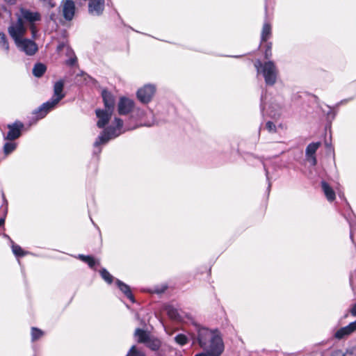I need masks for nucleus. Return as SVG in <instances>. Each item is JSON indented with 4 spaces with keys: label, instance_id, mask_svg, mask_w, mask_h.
<instances>
[{
    "label": "nucleus",
    "instance_id": "nucleus-36",
    "mask_svg": "<svg viewBox=\"0 0 356 356\" xmlns=\"http://www.w3.org/2000/svg\"><path fill=\"white\" fill-rule=\"evenodd\" d=\"M265 129L270 133V134H274L277 133V128L274 122L271 121L266 122L265 124Z\"/></svg>",
    "mask_w": 356,
    "mask_h": 356
},
{
    "label": "nucleus",
    "instance_id": "nucleus-48",
    "mask_svg": "<svg viewBox=\"0 0 356 356\" xmlns=\"http://www.w3.org/2000/svg\"><path fill=\"white\" fill-rule=\"evenodd\" d=\"M63 47H64V44L63 43L59 44L58 47H57V49H58V50H60V49H62L63 48Z\"/></svg>",
    "mask_w": 356,
    "mask_h": 356
},
{
    "label": "nucleus",
    "instance_id": "nucleus-40",
    "mask_svg": "<svg viewBox=\"0 0 356 356\" xmlns=\"http://www.w3.org/2000/svg\"><path fill=\"white\" fill-rule=\"evenodd\" d=\"M264 168L265 172H266V180H267V181H268L267 192H268V193L269 194L270 191V188H271V182H270V178H269V175H268V170L266 168V165H264Z\"/></svg>",
    "mask_w": 356,
    "mask_h": 356
},
{
    "label": "nucleus",
    "instance_id": "nucleus-35",
    "mask_svg": "<svg viewBox=\"0 0 356 356\" xmlns=\"http://www.w3.org/2000/svg\"><path fill=\"white\" fill-rule=\"evenodd\" d=\"M335 356H356V348H351L343 353L341 350H335Z\"/></svg>",
    "mask_w": 356,
    "mask_h": 356
},
{
    "label": "nucleus",
    "instance_id": "nucleus-21",
    "mask_svg": "<svg viewBox=\"0 0 356 356\" xmlns=\"http://www.w3.org/2000/svg\"><path fill=\"white\" fill-rule=\"evenodd\" d=\"M26 29H22L13 24L8 27V33L15 43L22 39V36L26 33Z\"/></svg>",
    "mask_w": 356,
    "mask_h": 356
},
{
    "label": "nucleus",
    "instance_id": "nucleus-42",
    "mask_svg": "<svg viewBox=\"0 0 356 356\" xmlns=\"http://www.w3.org/2000/svg\"><path fill=\"white\" fill-rule=\"evenodd\" d=\"M29 29H30V30H31V33H32V35H33V37L34 38V37H35V33H37V31H37V27H36V26H35V24H30V25H29Z\"/></svg>",
    "mask_w": 356,
    "mask_h": 356
},
{
    "label": "nucleus",
    "instance_id": "nucleus-57",
    "mask_svg": "<svg viewBox=\"0 0 356 356\" xmlns=\"http://www.w3.org/2000/svg\"><path fill=\"white\" fill-rule=\"evenodd\" d=\"M330 356H334V353H331V354H330Z\"/></svg>",
    "mask_w": 356,
    "mask_h": 356
},
{
    "label": "nucleus",
    "instance_id": "nucleus-24",
    "mask_svg": "<svg viewBox=\"0 0 356 356\" xmlns=\"http://www.w3.org/2000/svg\"><path fill=\"white\" fill-rule=\"evenodd\" d=\"M47 70V67L42 63H37L33 68V74L37 78L42 77Z\"/></svg>",
    "mask_w": 356,
    "mask_h": 356
},
{
    "label": "nucleus",
    "instance_id": "nucleus-14",
    "mask_svg": "<svg viewBox=\"0 0 356 356\" xmlns=\"http://www.w3.org/2000/svg\"><path fill=\"white\" fill-rule=\"evenodd\" d=\"M61 7L64 19L69 22L72 20L76 11L74 1L73 0H63Z\"/></svg>",
    "mask_w": 356,
    "mask_h": 356
},
{
    "label": "nucleus",
    "instance_id": "nucleus-33",
    "mask_svg": "<svg viewBox=\"0 0 356 356\" xmlns=\"http://www.w3.org/2000/svg\"><path fill=\"white\" fill-rule=\"evenodd\" d=\"M126 356H146V355L143 352L139 350L135 345H133L130 348Z\"/></svg>",
    "mask_w": 356,
    "mask_h": 356
},
{
    "label": "nucleus",
    "instance_id": "nucleus-43",
    "mask_svg": "<svg viewBox=\"0 0 356 356\" xmlns=\"http://www.w3.org/2000/svg\"><path fill=\"white\" fill-rule=\"evenodd\" d=\"M6 213H7V207H6L3 211V216L0 218V227L4 225Z\"/></svg>",
    "mask_w": 356,
    "mask_h": 356
},
{
    "label": "nucleus",
    "instance_id": "nucleus-20",
    "mask_svg": "<svg viewBox=\"0 0 356 356\" xmlns=\"http://www.w3.org/2000/svg\"><path fill=\"white\" fill-rule=\"evenodd\" d=\"M165 311L168 316V317L175 321L182 322L184 318V315L183 312H179V311L174 307L172 305H167L165 307Z\"/></svg>",
    "mask_w": 356,
    "mask_h": 356
},
{
    "label": "nucleus",
    "instance_id": "nucleus-41",
    "mask_svg": "<svg viewBox=\"0 0 356 356\" xmlns=\"http://www.w3.org/2000/svg\"><path fill=\"white\" fill-rule=\"evenodd\" d=\"M81 75H83V76H86V77L84 78L85 81H86L87 82H90L91 81V83H94L95 82V80L91 77L90 75L87 74L86 73L83 72H81Z\"/></svg>",
    "mask_w": 356,
    "mask_h": 356
},
{
    "label": "nucleus",
    "instance_id": "nucleus-9",
    "mask_svg": "<svg viewBox=\"0 0 356 356\" xmlns=\"http://www.w3.org/2000/svg\"><path fill=\"white\" fill-rule=\"evenodd\" d=\"M135 108L134 100L122 96L120 97L117 104V111L120 115H130Z\"/></svg>",
    "mask_w": 356,
    "mask_h": 356
},
{
    "label": "nucleus",
    "instance_id": "nucleus-31",
    "mask_svg": "<svg viewBox=\"0 0 356 356\" xmlns=\"http://www.w3.org/2000/svg\"><path fill=\"white\" fill-rule=\"evenodd\" d=\"M168 285L166 284H163L161 285H156L152 287L149 291L152 293H156L158 295L163 294L168 289Z\"/></svg>",
    "mask_w": 356,
    "mask_h": 356
},
{
    "label": "nucleus",
    "instance_id": "nucleus-26",
    "mask_svg": "<svg viewBox=\"0 0 356 356\" xmlns=\"http://www.w3.org/2000/svg\"><path fill=\"white\" fill-rule=\"evenodd\" d=\"M17 144L13 141L6 142L3 147V152L6 156L13 153L17 148Z\"/></svg>",
    "mask_w": 356,
    "mask_h": 356
},
{
    "label": "nucleus",
    "instance_id": "nucleus-44",
    "mask_svg": "<svg viewBox=\"0 0 356 356\" xmlns=\"http://www.w3.org/2000/svg\"><path fill=\"white\" fill-rule=\"evenodd\" d=\"M352 316H356V303L353 304L350 309Z\"/></svg>",
    "mask_w": 356,
    "mask_h": 356
},
{
    "label": "nucleus",
    "instance_id": "nucleus-23",
    "mask_svg": "<svg viewBox=\"0 0 356 356\" xmlns=\"http://www.w3.org/2000/svg\"><path fill=\"white\" fill-rule=\"evenodd\" d=\"M321 188L327 200L332 202L334 201V190L325 181H321Z\"/></svg>",
    "mask_w": 356,
    "mask_h": 356
},
{
    "label": "nucleus",
    "instance_id": "nucleus-3",
    "mask_svg": "<svg viewBox=\"0 0 356 356\" xmlns=\"http://www.w3.org/2000/svg\"><path fill=\"white\" fill-rule=\"evenodd\" d=\"M257 73L261 74L265 83L268 86H273L277 81L278 70L275 63L272 60L261 62L257 60L254 64Z\"/></svg>",
    "mask_w": 356,
    "mask_h": 356
},
{
    "label": "nucleus",
    "instance_id": "nucleus-39",
    "mask_svg": "<svg viewBox=\"0 0 356 356\" xmlns=\"http://www.w3.org/2000/svg\"><path fill=\"white\" fill-rule=\"evenodd\" d=\"M24 23H26V22L24 21L23 17H22V15H20V17H19L17 20V23L15 24L14 25H15L22 29H26V28L24 26Z\"/></svg>",
    "mask_w": 356,
    "mask_h": 356
},
{
    "label": "nucleus",
    "instance_id": "nucleus-38",
    "mask_svg": "<svg viewBox=\"0 0 356 356\" xmlns=\"http://www.w3.org/2000/svg\"><path fill=\"white\" fill-rule=\"evenodd\" d=\"M77 63V58L75 55H74L73 57H71L70 58L66 60L65 64L68 66H74Z\"/></svg>",
    "mask_w": 356,
    "mask_h": 356
},
{
    "label": "nucleus",
    "instance_id": "nucleus-19",
    "mask_svg": "<svg viewBox=\"0 0 356 356\" xmlns=\"http://www.w3.org/2000/svg\"><path fill=\"white\" fill-rule=\"evenodd\" d=\"M115 284L120 291L132 302H136V299L132 293L130 286L120 280L119 279L115 280Z\"/></svg>",
    "mask_w": 356,
    "mask_h": 356
},
{
    "label": "nucleus",
    "instance_id": "nucleus-10",
    "mask_svg": "<svg viewBox=\"0 0 356 356\" xmlns=\"http://www.w3.org/2000/svg\"><path fill=\"white\" fill-rule=\"evenodd\" d=\"M156 92V87L153 84H146L137 91V97L143 104L149 103Z\"/></svg>",
    "mask_w": 356,
    "mask_h": 356
},
{
    "label": "nucleus",
    "instance_id": "nucleus-47",
    "mask_svg": "<svg viewBox=\"0 0 356 356\" xmlns=\"http://www.w3.org/2000/svg\"><path fill=\"white\" fill-rule=\"evenodd\" d=\"M347 101H348V99H344V100L341 101V102H340L339 103H338L337 104H335V107H336L337 106H339V105H340V104H343L346 103Z\"/></svg>",
    "mask_w": 356,
    "mask_h": 356
},
{
    "label": "nucleus",
    "instance_id": "nucleus-5",
    "mask_svg": "<svg viewBox=\"0 0 356 356\" xmlns=\"http://www.w3.org/2000/svg\"><path fill=\"white\" fill-rule=\"evenodd\" d=\"M266 97L262 93L261 96V104L260 109L263 116L265 115L269 116L271 118H277L280 116L284 103L281 97H275L273 100L270 102L268 107L266 108L265 99Z\"/></svg>",
    "mask_w": 356,
    "mask_h": 356
},
{
    "label": "nucleus",
    "instance_id": "nucleus-4",
    "mask_svg": "<svg viewBox=\"0 0 356 356\" xmlns=\"http://www.w3.org/2000/svg\"><path fill=\"white\" fill-rule=\"evenodd\" d=\"M136 341L138 343L144 344L150 350L156 353V356H164L161 351L162 341L159 338L151 335L146 330L137 328L134 332Z\"/></svg>",
    "mask_w": 356,
    "mask_h": 356
},
{
    "label": "nucleus",
    "instance_id": "nucleus-28",
    "mask_svg": "<svg viewBox=\"0 0 356 356\" xmlns=\"http://www.w3.org/2000/svg\"><path fill=\"white\" fill-rule=\"evenodd\" d=\"M339 184L335 183V195L337 193L339 197L340 200L343 202L344 204V209L346 210V212L350 211V207L347 202L346 198L344 197L343 193L341 191V189L338 187Z\"/></svg>",
    "mask_w": 356,
    "mask_h": 356
},
{
    "label": "nucleus",
    "instance_id": "nucleus-55",
    "mask_svg": "<svg viewBox=\"0 0 356 356\" xmlns=\"http://www.w3.org/2000/svg\"><path fill=\"white\" fill-rule=\"evenodd\" d=\"M92 224H94V226H95V227H97V225H96V224H95V222H93V221H92Z\"/></svg>",
    "mask_w": 356,
    "mask_h": 356
},
{
    "label": "nucleus",
    "instance_id": "nucleus-8",
    "mask_svg": "<svg viewBox=\"0 0 356 356\" xmlns=\"http://www.w3.org/2000/svg\"><path fill=\"white\" fill-rule=\"evenodd\" d=\"M323 113L327 115V119L330 120L329 123L325 126L324 145L327 149H331L332 145L331 120L334 119L333 108L326 106V109H323Z\"/></svg>",
    "mask_w": 356,
    "mask_h": 356
},
{
    "label": "nucleus",
    "instance_id": "nucleus-53",
    "mask_svg": "<svg viewBox=\"0 0 356 356\" xmlns=\"http://www.w3.org/2000/svg\"><path fill=\"white\" fill-rule=\"evenodd\" d=\"M260 131H261V127H259V134H260Z\"/></svg>",
    "mask_w": 356,
    "mask_h": 356
},
{
    "label": "nucleus",
    "instance_id": "nucleus-37",
    "mask_svg": "<svg viewBox=\"0 0 356 356\" xmlns=\"http://www.w3.org/2000/svg\"><path fill=\"white\" fill-rule=\"evenodd\" d=\"M272 43L267 42L266 44V49L264 51V58L266 59H270L272 56Z\"/></svg>",
    "mask_w": 356,
    "mask_h": 356
},
{
    "label": "nucleus",
    "instance_id": "nucleus-30",
    "mask_svg": "<svg viewBox=\"0 0 356 356\" xmlns=\"http://www.w3.org/2000/svg\"><path fill=\"white\" fill-rule=\"evenodd\" d=\"M99 274L102 278L108 284L113 283L114 280L113 276L104 268L99 270Z\"/></svg>",
    "mask_w": 356,
    "mask_h": 356
},
{
    "label": "nucleus",
    "instance_id": "nucleus-27",
    "mask_svg": "<svg viewBox=\"0 0 356 356\" xmlns=\"http://www.w3.org/2000/svg\"><path fill=\"white\" fill-rule=\"evenodd\" d=\"M11 248L13 253L16 257H22L27 254V252L24 251L19 245L15 244L11 241Z\"/></svg>",
    "mask_w": 356,
    "mask_h": 356
},
{
    "label": "nucleus",
    "instance_id": "nucleus-22",
    "mask_svg": "<svg viewBox=\"0 0 356 356\" xmlns=\"http://www.w3.org/2000/svg\"><path fill=\"white\" fill-rule=\"evenodd\" d=\"M76 258L86 263L91 269L95 270H96L95 268V265H99V261L95 259L92 255H84L80 254H78Z\"/></svg>",
    "mask_w": 356,
    "mask_h": 356
},
{
    "label": "nucleus",
    "instance_id": "nucleus-29",
    "mask_svg": "<svg viewBox=\"0 0 356 356\" xmlns=\"http://www.w3.org/2000/svg\"><path fill=\"white\" fill-rule=\"evenodd\" d=\"M44 334V332L35 327H32L31 329V341L34 342L38 339H40L41 337H42Z\"/></svg>",
    "mask_w": 356,
    "mask_h": 356
},
{
    "label": "nucleus",
    "instance_id": "nucleus-45",
    "mask_svg": "<svg viewBox=\"0 0 356 356\" xmlns=\"http://www.w3.org/2000/svg\"><path fill=\"white\" fill-rule=\"evenodd\" d=\"M310 356H323V355L321 352L314 351L311 353Z\"/></svg>",
    "mask_w": 356,
    "mask_h": 356
},
{
    "label": "nucleus",
    "instance_id": "nucleus-32",
    "mask_svg": "<svg viewBox=\"0 0 356 356\" xmlns=\"http://www.w3.org/2000/svg\"><path fill=\"white\" fill-rule=\"evenodd\" d=\"M175 341L177 344L183 346L188 343V338L184 334H178L175 337Z\"/></svg>",
    "mask_w": 356,
    "mask_h": 356
},
{
    "label": "nucleus",
    "instance_id": "nucleus-6",
    "mask_svg": "<svg viewBox=\"0 0 356 356\" xmlns=\"http://www.w3.org/2000/svg\"><path fill=\"white\" fill-rule=\"evenodd\" d=\"M59 102L54 98L51 97L48 101L42 104L38 108L35 109L33 114L35 115L37 119L44 118L50 111L54 110Z\"/></svg>",
    "mask_w": 356,
    "mask_h": 356
},
{
    "label": "nucleus",
    "instance_id": "nucleus-49",
    "mask_svg": "<svg viewBox=\"0 0 356 356\" xmlns=\"http://www.w3.org/2000/svg\"><path fill=\"white\" fill-rule=\"evenodd\" d=\"M4 237H5V238H8L10 243H11V241H13V240L9 237V236H8L7 234H4Z\"/></svg>",
    "mask_w": 356,
    "mask_h": 356
},
{
    "label": "nucleus",
    "instance_id": "nucleus-13",
    "mask_svg": "<svg viewBox=\"0 0 356 356\" xmlns=\"http://www.w3.org/2000/svg\"><path fill=\"white\" fill-rule=\"evenodd\" d=\"M19 12L24 21L29 24V25L34 24L38 22H40L42 19V15L38 11H32L25 8H21Z\"/></svg>",
    "mask_w": 356,
    "mask_h": 356
},
{
    "label": "nucleus",
    "instance_id": "nucleus-51",
    "mask_svg": "<svg viewBox=\"0 0 356 356\" xmlns=\"http://www.w3.org/2000/svg\"><path fill=\"white\" fill-rule=\"evenodd\" d=\"M2 196H3V202H7L3 193H2Z\"/></svg>",
    "mask_w": 356,
    "mask_h": 356
},
{
    "label": "nucleus",
    "instance_id": "nucleus-16",
    "mask_svg": "<svg viewBox=\"0 0 356 356\" xmlns=\"http://www.w3.org/2000/svg\"><path fill=\"white\" fill-rule=\"evenodd\" d=\"M102 97L105 110L113 112L115 106V97L108 90L104 89L102 91Z\"/></svg>",
    "mask_w": 356,
    "mask_h": 356
},
{
    "label": "nucleus",
    "instance_id": "nucleus-56",
    "mask_svg": "<svg viewBox=\"0 0 356 356\" xmlns=\"http://www.w3.org/2000/svg\"><path fill=\"white\" fill-rule=\"evenodd\" d=\"M92 224H94V226H95V227H97V225H96V224H95V222H93V221H92Z\"/></svg>",
    "mask_w": 356,
    "mask_h": 356
},
{
    "label": "nucleus",
    "instance_id": "nucleus-11",
    "mask_svg": "<svg viewBox=\"0 0 356 356\" xmlns=\"http://www.w3.org/2000/svg\"><path fill=\"white\" fill-rule=\"evenodd\" d=\"M17 48L24 51L26 55L33 56L38 51L36 43L30 39L22 38L15 43Z\"/></svg>",
    "mask_w": 356,
    "mask_h": 356
},
{
    "label": "nucleus",
    "instance_id": "nucleus-15",
    "mask_svg": "<svg viewBox=\"0 0 356 356\" xmlns=\"http://www.w3.org/2000/svg\"><path fill=\"white\" fill-rule=\"evenodd\" d=\"M321 145V142H313L309 143L305 149V156L306 160L308 161V163L314 166L316 165L317 160L316 157V150L318 149V147Z\"/></svg>",
    "mask_w": 356,
    "mask_h": 356
},
{
    "label": "nucleus",
    "instance_id": "nucleus-46",
    "mask_svg": "<svg viewBox=\"0 0 356 356\" xmlns=\"http://www.w3.org/2000/svg\"><path fill=\"white\" fill-rule=\"evenodd\" d=\"M4 1L9 5H14L16 3V0H4Z\"/></svg>",
    "mask_w": 356,
    "mask_h": 356
},
{
    "label": "nucleus",
    "instance_id": "nucleus-34",
    "mask_svg": "<svg viewBox=\"0 0 356 356\" xmlns=\"http://www.w3.org/2000/svg\"><path fill=\"white\" fill-rule=\"evenodd\" d=\"M0 44L6 51L9 50V44L7 38L3 32H0Z\"/></svg>",
    "mask_w": 356,
    "mask_h": 356
},
{
    "label": "nucleus",
    "instance_id": "nucleus-1",
    "mask_svg": "<svg viewBox=\"0 0 356 356\" xmlns=\"http://www.w3.org/2000/svg\"><path fill=\"white\" fill-rule=\"evenodd\" d=\"M153 124L152 112H147L138 107L134 108L125 124L121 118L115 117L113 124L108 126L96 138L93 144V154L99 155L102 152L101 145H106L109 140L118 137L124 132L140 127H151Z\"/></svg>",
    "mask_w": 356,
    "mask_h": 356
},
{
    "label": "nucleus",
    "instance_id": "nucleus-17",
    "mask_svg": "<svg viewBox=\"0 0 356 356\" xmlns=\"http://www.w3.org/2000/svg\"><path fill=\"white\" fill-rule=\"evenodd\" d=\"M356 332V321L350 323L348 325L341 327L335 332V339H343Z\"/></svg>",
    "mask_w": 356,
    "mask_h": 356
},
{
    "label": "nucleus",
    "instance_id": "nucleus-18",
    "mask_svg": "<svg viewBox=\"0 0 356 356\" xmlns=\"http://www.w3.org/2000/svg\"><path fill=\"white\" fill-rule=\"evenodd\" d=\"M64 87L65 81L63 79L56 81L54 84V94L51 97L60 102L66 95Z\"/></svg>",
    "mask_w": 356,
    "mask_h": 356
},
{
    "label": "nucleus",
    "instance_id": "nucleus-50",
    "mask_svg": "<svg viewBox=\"0 0 356 356\" xmlns=\"http://www.w3.org/2000/svg\"><path fill=\"white\" fill-rule=\"evenodd\" d=\"M229 57H233V58H240L241 57V56H229Z\"/></svg>",
    "mask_w": 356,
    "mask_h": 356
},
{
    "label": "nucleus",
    "instance_id": "nucleus-54",
    "mask_svg": "<svg viewBox=\"0 0 356 356\" xmlns=\"http://www.w3.org/2000/svg\"><path fill=\"white\" fill-rule=\"evenodd\" d=\"M92 224H94V226H95V227H97V225H96V224H95V222H93V221H92Z\"/></svg>",
    "mask_w": 356,
    "mask_h": 356
},
{
    "label": "nucleus",
    "instance_id": "nucleus-52",
    "mask_svg": "<svg viewBox=\"0 0 356 356\" xmlns=\"http://www.w3.org/2000/svg\"><path fill=\"white\" fill-rule=\"evenodd\" d=\"M350 238L353 240V232H352V230H350Z\"/></svg>",
    "mask_w": 356,
    "mask_h": 356
},
{
    "label": "nucleus",
    "instance_id": "nucleus-2",
    "mask_svg": "<svg viewBox=\"0 0 356 356\" xmlns=\"http://www.w3.org/2000/svg\"><path fill=\"white\" fill-rule=\"evenodd\" d=\"M197 336L191 335L193 343H197L204 353L195 356H220L225 350L222 334L218 329L211 330L206 327L195 324Z\"/></svg>",
    "mask_w": 356,
    "mask_h": 356
},
{
    "label": "nucleus",
    "instance_id": "nucleus-12",
    "mask_svg": "<svg viewBox=\"0 0 356 356\" xmlns=\"http://www.w3.org/2000/svg\"><path fill=\"white\" fill-rule=\"evenodd\" d=\"M113 112L103 109L97 108L95 110V114L98 120L97 122V127L99 129H104L103 131L108 127L106 126L108 124Z\"/></svg>",
    "mask_w": 356,
    "mask_h": 356
},
{
    "label": "nucleus",
    "instance_id": "nucleus-25",
    "mask_svg": "<svg viewBox=\"0 0 356 356\" xmlns=\"http://www.w3.org/2000/svg\"><path fill=\"white\" fill-rule=\"evenodd\" d=\"M271 35V26L268 22H265L263 25L261 34V42H266Z\"/></svg>",
    "mask_w": 356,
    "mask_h": 356
},
{
    "label": "nucleus",
    "instance_id": "nucleus-7",
    "mask_svg": "<svg viewBox=\"0 0 356 356\" xmlns=\"http://www.w3.org/2000/svg\"><path fill=\"white\" fill-rule=\"evenodd\" d=\"M7 128L8 131L6 135H3V139L13 141L22 136L24 124L21 121L16 120L13 123L7 124Z\"/></svg>",
    "mask_w": 356,
    "mask_h": 356
}]
</instances>
